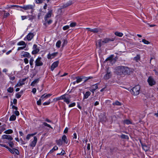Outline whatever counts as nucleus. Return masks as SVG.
I'll use <instances>...</instances> for the list:
<instances>
[{
    "mask_svg": "<svg viewBox=\"0 0 158 158\" xmlns=\"http://www.w3.org/2000/svg\"><path fill=\"white\" fill-rule=\"evenodd\" d=\"M116 73L118 75H130L132 72L131 69L127 66H118L116 68Z\"/></svg>",
    "mask_w": 158,
    "mask_h": 158,
    "instance_id": "f257e3e1",
    "label": "nucleus"
},
{
    "mask_svg": "<svg viewBox=\"0 0 158 158\" xmlns=\"http://www.w3.org/2000/svg\"><path fill=\"white\" fill-rule=\"evenodd\" d=\"M140 87L139 85H136L133 87L130 90V92L134 95H137L139 93Z\"/></svg>",
    "mask_w": 158,
    "mask_h": 158,
    "instance_id": "f03ea898",
    "label": "nucleus"
},
{
    "mask_svg": "<svg viewBox=\"0 0 158 158\" xmlns=\"http://www.w3.org/2000/svg\"><path fill=\"white\" fill-rule=\"evenodd\" d=\"M34 7V5H24L23 6H20V8H22L25 10H27L30 9L31 10V13H32L33 11V8Z\"/></svg>",
    "mask_w": 158,
    "mask_h": 158,
    "instance_id": "7ed1b4c3",
    "label": "nucleus"
},
{
    "mask_svg": "<svg viewBox=\"0 0 158 158\" xmlns=\"http://www.w3.org/2000/svg\"><path fill=\"white\" fill-rule=\"evenodd\" d=\"M149 85L151 86L156 84V82L153 78L151 77H149L147 81Z\"/></svg>",
    "mask_w": 158,
    "mask_h": 158,
    "instance_id": "20e7f679",
    "label": "nucleus"
},
{
    "mask_svg": "<svg viewBox=\"0 0 158 158\" xmlns=\"http://www.w3.org/2000/svg\"><path fill=\"white\" fill-rule=\"evenodd\" d=\"M48 13L45 15L44 17L45 21L47 20L48 18H50L52 15V9L51 8H48Z\"/></svg>",
    "mask_w": 158,
    "mask_h": 158,
    "instance_id": "39448f33",
    "label": "nucleus"
},
{
    "mask_svg": "<svg viewBox=\"0 0 158 158\" xmlns=\"http://www.w3.org/2000/svg\"><path fill=\"white\" fill-rule=\"evenodd\" d=\"M114 38H105L103 39V41L102 42V43H105V44H108L110 43L111 42L114 41Z\"/></svg>",
    "mask_w": 158,
    "mask_h": 158,
    "instance_id": "423d86ee",
    "label": "nucleus"
},
{
    "mask_svg": "<svg viewBox=\"0 0 158 158\" xmlns=\"http://www.w3.org/2000/svg\"><path fill=\"white\" fill-rule=\"evenodd\" d=\"M37 141V138L36 136H34V137L33 140L30 143V147H32L33 148L35 147Z\"/></svg>",
    "mask_w": 158,
    "mask_h": 158,
    "instance_id": "0eeeda50",
    "label": "nucleus"
},
{
    "mask_svg": "<svg viewBox=\"0 0 158 158\" xmlns=\"http://www.w3.org/2000/svg\"><path fill=\"white\" fill-rule=\"evenodd\" d=\"M41 58L40 57H38L35 61L36 66H42L43 64V63L41 61Z\"/></svg>",
    "mask_w": 158,
    "mask_h": 158,
    "instance_id": "6e6552de",
    "label": "nucleus"
},
{
    "mask_svg": "<svg viewBox=\"0 0 158 158\" xmlns=\"http://www.w3.org/2000/svg\"><path fill=\"white\" fill-rule=\"evenodd\" d=\"M102 41H103V40H102L101 39H99L96 42V45L97 47H98L100 48L101 46L105 44L104 43H102Z\"/></svg>",
    "mask_w": 158,
    "mask_h": 158,
    "instance_id": "1a4fd4ad",
    "label": "nucleus"
},
{
    "mask_svg": "<svg viewBox=\"0 0 158 158\" xmlns=\"http://www.w3.org/2000/svg\"><path fill=\"white\" fill-rule=\"evenodd\" d=\"M111 76V74L110 72L109 71V69L107 70V73L104 77V78L105 80H108Z\"/></svg>",
    "mask_w": 158,
    "mask_h": 158,
    "instance_id": "9d476101",
    "label": "nucleus"
},
{
    "mask_svg": "<svg viewBox=\"0 0 158 158\" xmlns=\"http://www.w3.org/2000/svg\"><path fill=\"white\" fill-rule=\"evenodd\" d=\"M58 54L57 52H54L52 54L49 53L47 56V58L49 59L53 58L57 56Z\"/></svg>",
    "mask_w": 158,
    "mask_h": 158,
    "instance_id": "9b49d317",
    "label": "nucleus"
},
{
    "mask_svg": "<svg viewBox=\"0 0 158 158\" xmlns=\"http://www.w3.org/2000/svg\"><path fill=\"white\" fill-rule=\"evenodd\" d=\"M59 63V61H58L54 62L52 64L51 68V71H53L54 69L58 66Z\"/></svg>",
    "mask_w": 158,
    "mask_h": 158,
    "instance_id": "f8f14e48",
    "label": "nucleus"
},
{
    "mask_svg": "<svg viewBox=\"0 0 158 158\" xmlns=\"http://www.w3.org/2000/svg\"><path fill=\"white\" fill-rule=\"evenodd\" d=\"M21 56L24 57H27V58H30L31 57V56L28 52L25 51H23L22 52Z\"/></svg>",
    "mask_w": 158,
    "mask_h": 158,
    "instance_id": "ddd939ff",
    "label": "nucleus"
},
{
    "mask_svg": "<svg viewBox=\"0 0 158 158\" xmlns=\"http://www.w3.org/2000/svg\"><path fill=\"white\" fill-rule=\"evenodd\" d=\"M2 137L3 139H6L9 141H11L13 139V138L10 135H4L2 136Z\"/></svg>",
    "mask_w": 158,
    "mask_h": 158,
    "instance_id": "4468645a",
    "label": "nucleus"
},
{
    "mask_svg": "<svg viewBox=\"0 0 158 158\" xmlns=\"http://www.w3.org/2000/svg\"><path fill=\"white\" fill-rule=\"evenodd\" d=\"M34 35L32 33H29L27 36L26 38L28 41L31 40L33 37Z\"/></svg>",
    "mask_w": 158,
    "mask_h": 158,
    "instance_id": "2eb2a0df",
    "label": "nucleus"
},
{
    "mask_svg": "<svg viewBox=\"0 0 158 158\" xmlns=\"http://www.w3.org/2000/svg\"><path fill=\"white\" fill-rule=\"evenodd\" d=\"M72 3V1H69L67 2L66 4H64L62 6H61V9L64 8L68 6L71 5Z\"/></svg>",
    "mask_w": 158,
    "mask_h": 158,
    "instance_id": "dca6fc26",
    "label": "nucleus"
},
{
    "mask_svg": "<svg viewBox=\"0 0 158 158\" xmlns=\"http://www.w3.org/2000/svg\"><path fill=\"white\" fill-rule=\"evenodd\" d=\"M89 31L92 32L94 33H96L99 32H100L101 31V29L98 28H96L92 29L91 30H89Z\"/></svg>",
    "mask_w": 158,
    "mask_h": 158,
    "instance_id": "f3484780",
    "label": "nucleus"
},
{
    "mask_svg": "<svg viewBox=\"0 0 158 158\" xmlns=\"http://www.w3.org/2000/svg\"><path fill=\"white\" fill-rule=\"evenodd\" d=\"M52 95V94H48L46 95H45V94H44L41 97V99H42L43 100L44 99V100L48 98V97H49L50 96H51Z\"/></svg>",
    "mask_w": 158,
    "mask_h": 158,
    "instance_id": "a211bd4d",
    "label": "nucleus"
},
{
    "mask_svg": "<svg viewBox=\"0 0 158 158\" xmlns=\"http://www.w3.org/2000/svg\"><path fill=\"white\" fill-rule=\"evenodd\" d=\"M65 94H64L59 97H58L56 98H54L53 100L55 101H58V100H60L61 99H64V98H65Z\"/></svg>",
    "mask_w": 158,
    "mask_h": 158,
    "instance_id": "6ab92c4d",
    "label": "nucleus"
},
{
    "mask_svg": "<svg viewBox=\"0 0 158 158\" xmlns=\"http://www.w3.org/2000/svg\"><path fill=\"white\" fill-rule=\"evenodd\" d=\"M84 94V99H86L90 95L91 93L89 91L86 92L85 94Z\"/></svg>",
    "mask_w": 158,
    "mask_h": 158,
    "instance_id": "aec40b11",
    "label": "nucleus"
},
{
    "mask_svg": "<svg viewBox=\"0 0 158 158\" xmlns=\"http://www.w3.org/2000/svg\"><path fill=\"white\" fill-rule=\"evenodd\" d=\"M10 151L12 153H15L17 155L19 154V152L18 150L15 148H13L12 150L10 149Z\"/></svg>",
    "mask_w": 158,
    "mask_h": 158,
    "instance_id": "412c9836",
    "label": "nucleus"
},
{
    "mask_svg": "<svg viewBox=\"0 0 158 158\" xmlns=\"http://www.w3.org/2000/svg\"><path fill=\"white\" fill-rule=\"evenodd\" d=\"M84 77H76L77 79V80L76 81V83H78L82 81L84 79Z\"/></svg>",
    "mask_w": 158,
    "mask_h": 158,
    "instance_id": "4be33fe9",
    "label": "nucleus"
},
{
    "mask_svg": "<svg viewBox=\"0 0 158 158\" xmlns=\"http://www.w3.org/2000/svg\"><path fill=\"white\" fill-rule=\"evenodd\" d=\"M39 81V78H38L35 79L33 81L31 84V85L32 86H34L35 85L38 83Z\"/></svg>",
    "mask_w": 158,
    "mask_h": 158,
    "instance_id": "5701e85b",
    "label": "nucleus"
},
{
    "mask_svg": "<svg viewBox=\"0 0 158 158\" xmlns=\"http://www.w3.org/2000/svg\"><path fill=\"white\" fill-rule=\"evenodd\" d=\"M142 148L145 151H147L149 149V147L145 144H142Z\"/></svg>",
    "mask_w": 158,
    "mask_h": 158,
    "instance_id": "b1692460",
    "label": "nucleus"
},
{
    "mask_svg": "<svg viewBox=\"0 0 158 158\" xmlns=\"http://www.w3.org/2000/svg\"><path fill=\"white\" fill-rule=\"evenodd\" d=\"M37 134L36 132L34 133L31 134H28L27 135L26 137V139L28 140L29 139L30 137L31 136H34V135H35Z\"/></svg>",
    "mask_w": 158,
    "mask_h": 158,
    "instance_id": "393cba45",
    "label": "nucleus"
},
{
    "mask_svg": "<svg viewBox=\"0 0 158 158\" xmlns=\"http://www.w3.org/2000/svg\"><path fill=\"white\" fill-rule=\"evenodd\" d=\"M62 140L64 142L66 143H68V140L67 139V137L65 135H63L62 138Z\"/></svg>",
    "mask_w": 158,
    "mask_h": 158,
    "instance_id": "a878e982",
    "label": "nucleus"
},
{
    "mask_svg": "<svg viewBox=\"0 0 158 158\" xmlns=\"http://www.w3.org/2000/svg\"><path fill=\"white\" fill-rule=\"evenodd\" d=\"M25 83L23 82L22 80H20L19 81V82L17 83V84L16 85V87L19 86H22L23 85H24Z\"/></svg>",
    "mask_w": 158,
    "mask_h": 158,
    "instance_id": "bb28decb",
    "label": "nucleus"
},
{
    "mask_svg": "<svg viewBox=\"0 0 158 158\" xmlns=\"http://www.w3.org/2000/svg\"><path fill=\"white\" fill-rule=\"evenodd\" d=\"M140 56L138 54L134 58V60L138 62L139 60H140Z\"/></svg>",
    "mask_w": 158,
    "mask_h": 158,
    "instance_id": "cd10ccee",
    "label": "nucleus"
},
{
    "mask_svg": "<svg viewBox=\"0 0 158 158\" xmlns=\"http://www.w3.org/2000/svg\"><path fill=\"white\" fill-rule=\"evenodd\" d=\"M83 77H84V79L83 80L84 81V82H86L88 80L90 79H91L93 78V77H86L84 76H82Z\"/></svg>",
    "mask_w": 158,
    "mask_h": 158,
    "instance_id": "c85d7f7f",
    "label": "nucleus"
},
{
    "mask_svg": "<svg viewBox=\"0 0 158 158\" xmlns=\"http://www.w3.org/2000/svg\"><path fill=\"white\" fill-rule=\"evenodd\" d=\"M18 45H24V47H26V44L23 41H21L19 42L17 44Z\"/></svg>",
    "mask_w": 158,
    "mask_h": 158,
    "instance_id": "c756f323",
    "label": "nucleus"
},
{
    "mask_svg": "<svg viewBox=\"0 0 158 158\" xmlns=\"http://www.w3.org/2000/svg\"><path fill=\"white\" fill-rule=\"evenodd\" d=\"M16 116L15 115H12L10 118L9 120L10 121H13L15 120Z\"/></svg>",
    "mask_w": 158,
    "mask_h": 158,
    "instance_id": "7c9ffc66",
    "label": "nucleus"
},
{
    "mask_svg": "<svg viewBox=\"0 0 158 158\" xmlns=\"http://www.w3.org/2000/svg\"><path fill=\"white\" fill-rule=\"evenodd\" d=\"M33 49L34 50L32 52V53L33 54H37L39 51V49L38 48H36V49Z\"/></svg>",
    "mask_w": 158,
    "mask_h": 158,
    "instance_id": "2f4dec72",
    "label": "nucleus"
},
{
    "mask_svg": "<svg viewBox=\"0 0 158 158\" xmlns=\"http://www.w3.org/2000/svg\"><path fill=\"white\" fill-rule=\"evenodd\" d=\"M58 149V148L56 146H55L49 152V153H51L53 152L54 151L57 150Z\"/></svg>",
    "mask_w": 158,
    "mask_h": 158,
    "instance_id": "473e14b6",
    "label": "nucleus"
},
{
    "mask_svg": "<svg viewBox=\"0 0 158 158\" xmlns=\"http://www.w3.org/2000/svg\"><path fill=\"white\" fill-rule=\"evenodd\" d=\"M115 35L120 37H122L123 35V34L122 33L118 32H116L115 33Z\"/></svg>",
    "mask_w": 158,
    "mask_h": 158,
    "instance_id": "72a5a7b5",
    "label": "nucleus"
},
{
    "mask_svg": "<svg viewBox=\"0 0 158 158\" xmlns=\"http://www.w3.org/2000/svg\"><path fill=\"white\" fill-rule=\"evenodd\" d=\"M113 105H117L120 106L121 105V103L118 101H115L113 103Z\"/></svg>",
    "mask_w": 158,
    "mask_h": 158,
    "instance_id": "f704fd0d",
    "label": "nucleus"
},
{
    "mask_svg": "<svg viewBox=\"0 0 158 158\" xmlns=\"http://www.w3.org/2000/svg\"><path fill=\"white\" fill-rule=\"evenodd\" d=\"M13 132V131L11 129L8 130H7L4 133L6 134H10L12 133Z\"/></svg>",
    "mask_w": 158,
    "mask_h": 158,
    "instance_id": "c9c22d12",
    "label": "nucleus"
},
{
    "mask_svg": "<svg viewBox=\"0 0 158 158\" xmlns=\"http://www.w3.org/2000/svg\"><path fill=\"white\" fill-rule=\"evenodd\" d=\"M61 44V41L59 40L56 43V46L57 48H59L60 47Z\"/></svg>",
    "mask_w": 158,
    "mask_h": 158,
    "instance_id": "e433bc0d",
    "label": "nucleus"
},
{
    "mask_svg": "<svg viewBox=\"0 0 158 158\" xmlns=\"http://www.w3.org/2000/svg\"><path fill=\"white\" fill-rule=\"evenodd\" d=\"M3 11L5 12V11L4 10H3ZM10 15V14L8 13H4L3 17L4 18H6L7 17H8Z\"/></svg>",
    "mask_w": 158,
    "mask_h": 158,
    "instance_id": "4c0bfd02",
    "label": "nucleus"
},
{
    "mask_svg": "<svg viewBox=\"0 0 158 158\" xmlns=\"http://www.w3.org/2000/svg\"><path fill=\"white\" fill-rule=\"evenodd\" d=\"M34 61V60L33 59V58H31L29 61V63L31 65V68H33V66H32V65H33V63Z\"/></svg>",
    "mask_w": 158,
    "mask_h": 158,
    "instance_id": "58836bf2",
    "label": "nucleus"
},
{
    "mask_svg": "<svg viewBox=\"0 0 158 158\" xmlns=\"http://www.w3.org/2000/svg\"><path fill=\"white\" fill-rule=\"evenodd\" d=\"M99 84L98 83H97L95 84L94 85H93L92 87H91L92 89H95V90L97 89L98 88V85Z\"/></svg>",
    "mask_w": 158,
    "mask_h": 158,
    "instance_id": "ea45409f",
    "label": "nucleus"
},
{
    "mask_svg": "<svg viewBox=\"0 0 158 158\" xmlns=\"http://www.w3.org/2000/svg\"><path fill=\"white\" fill-rule=\"evenodd\" d=\"M121 137L122 139H129L128 136L127 135H121Z\"/></svg>",
    "mask_w": 158,
    "mask_h": 158,
    "instance_id": "a19ab883",
    "label": "nucleus"
},
{
    "mask_svg": "<svg viewBox=\"0 0 158 158\" xmlns=\"http://www.w3.org/2000/svg\"><path fill=\"white\" fill-rule=\"evenodd\" d=\"M114 57L113 55H111L109 57L107 58L106 60V61H107V60H111L113 58V57Z\"/></svg>",
    "mask_w": 158,
    "mask_h": 158,
    "instance_id": "79ce46f5",
    "label": "nucleus"
},
{
    "mask_svg": "<svg viewBox=\"0 0 158 158\" xmlns=\"http://www.w3.org/2000/svg\"><path fill=\"white\" fill-rule=\"evenodd\" d=\"M45 0H35V2L37 3H41Z\"/></svg>",
    "mask_w": 158,
    "mask_h": 158,
    "instance_id": "37998d69",
    "label": "nucleus"
},
{
    "mask_svg": "<svg viewBox=\"0 0 158 158\" xmlns=\"http://www.w3.org/2000/svg\"><path fill=\"white\" fill-rule=\"evenodd\" d=\"M14 90L13 88L12 87H9L7 89V91L9 93H12Z\"/></svg>",
    "mask_w": 158,
    "mask_h": 158,
    "instance_id": "c03bdc74",
    "label": "nucleus"
},
{
    "mask_svg": "<svg viewBox=\"0 0 158 158\" xmlns=\"http://www.w3.org/2000/svg\"><path fill=\"white\" fill-rule=\"evenodd\" d=\"M43 100L42 99H41V97L39 99V100L37 102V104L38 105H41V101Z\"/></svg>",
    "mask_w": 158,
    "mask_h": 158,
    "instance_id": "a18cd8bd",
    "label": "nucleus"
},
{
    "mask_svg": "<svg viewBox=\"0 0 158 158\" xmlns=\"http://www.w3.org/2000/svg\"><path fill=\"white\" fill-rule=\"evenodd\" d=\"M65 154V152L64 150H62L61 152L60 153V154H57V155H64V154Z\"/></svg>",
    "mask_w": 158,
    "mask_h": 158,
    "instance_id": "49530a36",
    "label": "nucleus"
},
{
    "mask_svg": "<svg viewBox=\"0 0 158 158\" xmlns=\"http://www.w3.org/2000/svg\"><path fill=\"white\" fill-rule=\"evenodd\" d=\"M124 123L127 124H129L131 123V122L130 121L128 120H124Z\"/></svg>",
    "mask_w": 158,
    "mask_h": 158,
    "instance_id": "de8ad7c7",
    "label": "nucleus"
},
{
    "mask_svg": "<svg viewBox=\"0 0 158 158\" xmlns=\"http://www.w3.org/2000/svg\"><path fill=\"white\" fill-rule=\"evenodd\" d=\"M63 99L64 100V102H65L67 104H69V102H70V101L69 100L68 98H65H65Z\"/></svg>",
    "mask_w": 158,
    "mask_h": 158,
    "instance_id": "09e8293b",
    "label": "nucleus"
},
{
    "mask_svg": "<svg viewBox=\"0 0 158 158\" xmlns=\"http://www.w3.org/2000/svg\"><path fill=\"white\" fill-rule=\"evenodd\" d=\"M69 26L66 25V26H64L63 28V30L65 31V30H66L68 29H69Z\"/></svg>",
    "mask_w": 158,
    "mask_h": 158,
    "instance_id": "8fccbe9b",
    "label": "nucleus"
},
{
    "mask_svg": "<svg viewBox=\"0 0 158 158\" xmlns=\"http://www.w3.org/2000/svg\"><path fill=\"white\" fill-rule=\"evenodd\" d=\"M50 103V100L49 99V100L47 102H44L43 103V105L44 106L48 105H49Z\"/></svg>",
    "mask_w": 158,
    "mask_h": 158,
    "instance_id": "3c124183",
    "label": "nucleus"
},
{
    "mask_svg": "<svg viewBox=\"0 0 158 158\" xmlns=\"http://www.w3.org/2000/svg\"><path fill=\"white\" fill-rule=\"evenodd\" d=\"M142 41L145 44H149L150 43L148 41L146 40L145 39H143L142 40Z\"/></svg>",
    "mask_w": 158,
    "mask_h": 158,
    "instance_id": "603ef678",
    "label": "nucleus"
},
{
    "mask_svg": "<svg viewBox=\"0 0 158 158\" xmlns=\"http://www.w3.org/2000/svg\"><path fill=\"white\" fill-rule=\"evenodd\" d=\"M68 43L67 40H63V43L62 44V47H64L65 45H66Z\"/></svg>",
    "mask_w": 158,
    "mask_h": 158,
    "instance_id": "864d4df0",
    "label": "nucleus"
},
{
    "mask_svg": "<svg viewBox=\"0 0 158 158\" xmlns=\"http://www.w3.org/2000/svg\"><path fill=\"white\" fill-rule=\"evenodd\" d=\"M45 21L46 23H47L48 25L51 23L52 22V20L51 19H50L48 21V19L47 20Z\"/></svg>",
    "mask_w": 158,
    "mask_h": 158,
    "instance_id": "5fc2aeb1",
    "label": "nucleus"
},
{
    "mask_svg": "<svg viewBox=\"0 0 158 158\" xmlns=\"http://www.w3.org/2000/svg\"><path fill=\"white\" fill-rule=\"evenodd\" d=\"M21 95L20 94V93H18L16 94V97L18 98H19L21 97Z\"/></svg>",
    "mask_w": 158,
    "mask_h": 158,
    "instance_id": "6e6d98bb",
    "label": "nucleus"
},
{
    "mask_svg": "<svg viewBox=\"0 0 158 158\" xmlns=\"http://www.w3.org/2000/svg\"><path fill=\"white\" fill-rule=\"evenodd\" d=\"M9 144L10 146V147H11L12 148L13 147V146H14V144L13 143L12 141H10L9 142Z\"/></svg>",
    "mask_w": 158,
    "mask_h": 158,
    "instance_id": "4d7b16f0",
    "label": "nucleus"
},
{
    "mask_svg": "<svg viewBox=\"0 0 158 158\" xmlns=\"http://www.w3.org/2000/svg\"><path fill=\"white\" fill-rule=\"evenodd\" d=\"M76 23H70V26L71 27H74L76 26Z\"/></svg>",
    "mask_w": 158,
    "mask_h": 158,
    "instance_id": "13d9d810",
    "label": "nucleus"
},
{
    "mask_svg": "<svg viewBox=\"0 0 158 158\" xmlns=\"http://www.w3.org/2000/svg\"><path fill=\"white\" fill-rule=\"evenodd\" d=\"M75 105H76L75 103V102H73V103L70 104V105H69V107H73V106H74Z\"/></svg>",
    "mask_w": 158,
    "mask_h": 158,
    "instance_id": "bf43d9fd",
    "label": "nucleus"
},
{
    "mask_svg": "<svg viewBox=\"0 0 158 158\" xmlns=\"http://www.w3.org/2000/svg\"><path fill=\"white\" fill-rule=\"evenodd\" d=\"M24 61L25 64H27L28 63L29 60L27 58H25L24 60Z\"/></svg>",
    "mask_w": 158,
    "mask_h": 158,
    "instance_id": "052dcab7",
    "label": "nucleus"
},
{
    "mask_svg": "<svg viewBox=\"0 0 158 158\" xmlns=\"http://www.w3.org/2000/svg\"><path fill=\"white\" fill-rule=\"evenodd\" d=\"M57 144L59 145L62 144V142L60 139H59L57 141Z\"/></svg>",
    "mask_w": 158,
    "mask_h": 158,
    "instance_id": "680f3d73",
    "label": "nucleus"
},
{
    "mask_svg": "<svg viewBox=\"0 0 158 158\" xmlns=\"http://www.w3.org/2000/svg\"><path fill=\"white\" fill-rule=\"evenodd\" d=\"M26 47H19L18 48V51H19L20 50H22L25 48Z\"/></svg>",
    "mask_w": 158,
    "mask_h": 158,
    "instance_id": "e2e57ef3",
    "label": "nucleus"
},
{
    "mask_svg": "<svg viewBox=\"0 0 158 158\" xmlns=\"http://www.w3.org/2000/svg\"><path fill=\"white\" fill-rule=\"evenodd\" d=\"M14 113L17 116L19 115V112L17 110L15 111Z\"/></svg>",
    "mask_w": 158,
    "mask_h": 158,
    "instance_id": "0e129e2a",
    "label": "nucleus"
},
{
    "mask_svg": "<svg viewBox=\"0 0 158 158\" xmlns=\"http://www.w3.org/2000/svg\"><path fill=\"white\" fill-rule=\"evenodd\" d=\"M36 89L35 88H34L33 89L32 92L33 94H35L36 92Z\"/></svg>",
    "mask_w": 158,
    "mask_h": 158,
    "instance_id": "69168bd1",
    "label": "nucleus"
},
{
    "mask_svg": "<svg viewBox=\"0 0 158 158\" xmlns=\"http://www.w3.org/2000/svg\"><path fill=\"white\" fill-rule=\"evenodd\" d=\"M35 18V17L34 16H32V15H31L30 16L29 19V20H32L33 19H34Z\"/></svg>",
    "mask_w": 158,
    "mask_h": 158,
    "instance_id": "338daca9",
    "label": "nucleus"
},
{
    "mask_svg": "<svg viewBox=\"0 0 158 158\" xmlns=\"http://www.w3.org/2000/svg\"><path fill=\"white\" fill-rule=\"evenodd\" d=\"M90 91L92 92V93L93 94H94V91H95V89H92V88L91 87L90 89Z\"/></svg>",
    "mask_w": 158,
    "mask_h": 158,
    "instance_id": "774afa93",
    "label": "nucleus"
}]
</instances>
